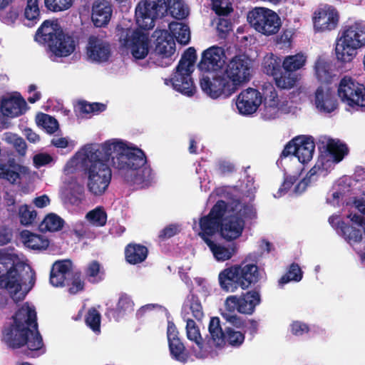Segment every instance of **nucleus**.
<instances>
[{"label": "nucleus", "instance_id": "obj_1", "mask_svg": "<svg viewBox=\"0 0 365 365\" xmlns=\"http://www.w3.org/2000/svg\"><path fill=\"white\" fill-rule=\"evenodd\" d=\"M13 323L2 331V341L11 349L27 346L24 354L31 358L43 353V342L38 330L36 312L29 303L24 304L12 317Z\"/></svg>", "mask_w": 365, "mask_h": 365}, {"label": "nucleus", "instance_id": "obj_2", "mask_svg": "<svg viewBox=\"0 0 365 365\" xmlns=\"http://www.w3.org/2000/svg\"><path fill=\"white\" fill-rule=\"evenodd\" d=\"M112 165L125 182L133 189L149 187L155 178L145 153L138 148H123L113 158Z\"/></svg>", "mask_w": 365, "mask_h": 365}, {"label": "nucleus", "instance_id": "obj_3", "mask_svg": "<svg viewBox=\"0 0 365 365\" xmlns=\"http://www.w3.org/2000/svg\"><path fill=\"white\" fill-rule=\"evenodd\" d=\"M222 290L234 292L239 287L247 289L260 279L259 267L252 263L242 262L234 264L221 271L218 276Z\"/></svg>", "mask_w": 365, "mask_h": 365}, {"label": "nucleus", "instance_id": "obj_4", "mask_svg": "<svg viewBox=\"0 0 365 365\" xmlns=\"http://www.w3.org/2000/svg\"><path fill=\"white\" fill-rule=\"evenodd\" d=\"M197 59L196 51L194 47L187 48L175 68L171 78H165V84H171L173 88L187 96H192L196 92L191 74Z\"/></svg>", "mask_w": 365, "mask_h": 365}, {"label": "nucleus", "instance_id": "obj_5", "mask_svg": "<svg viewBox=\"0 0 365 365\" xmlns=\"http://www.w3.org/2000/svg\"><path fill=\"white\" fill-rule=\"evenodd\" d=\"M365 46V24L355 22L346 26L337 40L335 53L338 61L349 63L356 56L357 49Z\"/></svg>", "mask_w": 365, "mask_h": 365}, {"label": "nucleus", "instance_id": "obj_6", "mask_svg": "<svg viewBox=\"0 0 365 365\" xmlns=\"http://www.w3.org/2000/svg\"><path fill=\"white\" fill-rule=\"evenodd\" d=\"M86 173L88 190L95 196L102 195L110 183L112 172L107 163L88 160Z\"/></svg>", "mask_w": 365, "mask_h": 365}, {"label": "nucleus", "instance_id": "obj_7", "mask_svg": "<svg viewBox=\"0 0 365 365\" xmlns=\"http://www.w3.org/2000/svg\"><path fill=\"white\" fill-rule=\"evenodd\" d=\"M168 11L165 0H143L135 8L136 22L143 30H150L155 26L158 19L164 17Z\"/></svg>", "mask_w": 365, "mask_h": 365}, {"label": "nucleus", "instance_id": "obj_8", "mask_svg": "<svg viewBox=\"0 0 365 365\" xmlns=\"http://www.w3.org/2000/svg\"><path fill=\"white\" fill-rule=\"evenodd\" d=\"M0 287L8 290L16 303L25 297L24 294H19L22 289V278L11 259L0 257Z\"/></svg>", "mask_w": 365, "mask_h": 365}, {"label": "nucleus", "instance_id": "obj_9", "mask_svg": "<svg viewBox=\"0 0 365 365\" xmlns=\"http://www.w3.org/2000/svg\"><path fill=\"white\" fill-rule=\"evenodd\" d=\"M247 21L257 31L266 36L275 34L279 30L281 21L272 10L259 7L247 14Z\"/></svg>", "mask_w": 365, "mask_h": 365}, {"label": "nucleus", "instance_id": "obj_10", "mask_svg": "<svg viewBox=\"0 0 365 365\" xmlns=\"http://www.w3.org/2000/svg\"><path fill=\"white\" fill-rule=\"evenodd\" d=\"M117 36L121 45L130 48L133 56L136 59H143L148 53V37L147 34L130 28H117Z\"/></svg>", "mask_w": 365, "mask_h": 365}, {"label": "nucleus", "instance_id": "obj_11", "mask_svg": "<svg viewBox=\"0 0 365 365\" xmlns=\"http://www.w3.org/2000/svg\"><path fill=\"white\" fill-rule=\"evenodd\" d=\"M208 330L210 339L217 347L223 346L226 343L232 347H239L245 341V333L236 331L233 327H225L223 331L217 317L210 319Z\"/></svg>", "mask_w": 365, "mask_h": 365}, {"label": "nucleus", "instance_id": "obj_12", "mask_svg": "<svg viewBox=\"0 0 365 365\" xmlns=\"http://www.w3.org/2000/svg\"><path fill=\"white\" fill-rule=\"evenodd\" d=\"M227 204L222 200H219L211 208L208 215L200 217L199 225L200 232L199 236L206 244V240H212L210 237L213 236L220 230L222 217L227 213Z\"/></svg>", "mask_w": 365, "mask_h": 365}, {"label": "nucleus", "instance_id": "obj_13", "mask_svg": "<svg viewBox=\"0 0 365 365\" xmlns=\"http://www.w3.org/2000/svg\"><path fill=\"white\" fill-rule=\"evenodd\" d=\"M200 87L202 91L213 99L218 98H227L237 91L235 83L222 76L203 73L200 80Z\"/></svg>", "mask_w": 365, "mask_h": 365}, {"label": "nucleus", "instance_id": "obj_14", "mask_svg": "<svg viewBox=\"0 0 365 365\" xmlns=\"http://www.w3.org/2000/svg\"><path fill=\"white\" fill-rule=\"evenodd\" d=\"M263 71L274 78L276 86L282 89H290L297 82L295 74L286 75L282 71V59L273 53L264 56L262 63Z\"/></svg>", "mask_w": 365, "mask_h": 365}, {"label": "nucleus", "instance_id": "obj_15", "mask_svg": "<svg viewBox=\"0 0 365 365\" xmlns=\"http://www.w3.org/2000/svg\"><path fill=\"white\" fill-rule=\"evenodd\" d=\"M337 91L341 101L348 106H365V86L351 77L344 76L341 78Z\"/></svg>", "mask_w": 365, "mask_h": 365}, {"label": "nucleus", "instance_id": "obj_16", "mask_svg": "<svg viewBox=\"0 0 365 365\" xmlns=\"http://www.w3.org/2000/svg\"><path fill=\"white\" fill-rule=\"evenodd\" d=\"M252 65L249 58L245 55L234 56L227 64L225 74L231 83L235 87L243 82L249 81L251 76Z\"/></svg>", "mask_w": 365, "mask_h": 365}, {"label": "nucleus", "instance_id": "obj_17", "mask_svg": "<svg viewBox=\"0 0 365 365\" xmlns=\"http://www.w3.org/2000/svg\"><path fill=\"white\" fill-rule=\"evenodd\" d=\"M175 42L173 37L168 31H164L158 36L155 42L154 63L161 67H167L172 64L175 58Z\"/></svg>", "mask_w": 365, "mask_h": 365}, {"label": "nucleus", "instance_id": "obj_18", "mask_svg": "<svg viewBox=\"0 0 365 365\" xmlns=\"http://www.w3.org/2000/svg\"><path fill=\"white\" fill-rule=\"evenodd\" d=\"M124 145L125 144L120 141L110 142L108 140L103 144L89 147L86 151V158L87 160H98L108 164L110 158L112 160L123 150Z\"/></svg>", "mask_w": 365, "mask_h": 365}, {"label": "nucleus", "instance_id": "obj_19", "mask_svg": "<svg viewBox=\"0 0 365 365\" xmlns=\"http://www.w3.org/2000/svg\"><path fill=\"white\" fill-rule=\"evenodd\" d=\"M262 93L253 88L243 90L237 96V108L240 113L250 115L257 111L262 103Z\"/></svg>", "mask_w": 365, "mask_h": 365}, {"label": "nucleus", "instance_id": "obj_20", "mask_svg": "<svg viewBox=\"0 0 365 365\" xmlns=\"http://www.w3.org/2000/svg\"><path fill=\"white\" fill-rule=\"evenodd\" d=\"M167 336L171 357L182 364L187 363L190 357V353L179 338L178 329L173 322H168Z\"/></svg>", "mask_w": 365, "mask_h": 365}, {"label": "nucleus", "instance_id": "obj_21", "mask_svg": "<svg viewBox=\"0 0 365 365\" xmlns=\"http://www.w3.org/2000/svg\"><path fill=\"white\" fill-rule=\"evenodd\" d=\"M262 95L264 104L261 108V115L264 120L274 119L278 116L279 99L277 93L270 83H265L262 86Z\"/></svg>", "mask_w": 365, "mask_h": 365}, {"label": "nucleus", "instance_id": "obj_22", "mask_svg": "<svg viewBox=\"0 0 365 365\" xmlns=\"http://www.w3.org/2000/svg\"><path fill=\"white\" fill-rule=\"evenodd\" d=\"M313 21L316 30L331 31L334 29L338 24V11L332 6L324 5L314 12Z\"/></svg>", "mask_w": 365, "mask_h": 365}, {"label": "nucleus", "instance_id": "obj_23", "mask_svg": "<svg viewBox=\"0 0 365 365\" xmlns=\"http://www.w3.org/2000/svg\"><path fill=\"white\" fill-rule=\"evenodd\" d=\"M225 53L219 46H212L203 51L198 68L205 73L215 71L220 69L225 62Z\"/></svg>", "mask_w": 365, "mask_h": 365}, {"label": "nucleus", "instance_id": "obj_24", "mask_svg": "<svg viewBox=\"0 0 365 365\" xmlns=\"http://www.w3.org/2000/svg\"><path fill=\"white\" fill-rule=\"evenodd\" d=\"M328 222L331 226L336 230L337 233L349 245H353L362 240L361 230L354 227L349 223L341 220L338 215L330 216L328 219Z\"/></svg>", "mask_w": 365, "mask_h": 365}, {"label": "nucleus", "instance_id": "obj_25", "mask_svg": "<svg viewBox=\"0 0 365 365\" xmlns=\"http://www.w3.org/2000/svg\"><path fill=\"white\" fill-rule=\"evenodd\" d=\"M87 54L93 61L106 62L111 54L110 44L102 38L92 35L88 38Z\"/></svg>", "mask_w": 365, "mask_h": 365}, {"label": "nucleus", "instance_id": "obj_26", "mask_svg": "<svg viewBox=\"0 0 365 365\" xmlns=\"http://www.w3.org/2000/svg\"><path fill=\"white\" fill-rule=\"evenodd\" d=\"M225 219L222 218L220 225V235L227 241H232L240 237L242 233L245 221L240 216L234 215L232 212H228Z\"/></svg>", "mask_w": 365, "mask_h": 365}, {"label": "nucleus", "instance_id": "obj_27", "mask_svg": "<svg viewBox=\"0 0 365 365\" xmlns=\"http://www.w3.org/2000/svg\"><path fill=\"white\" fill-rule=\"evenodd\" d=\"M314 105L317 110L325 113H330L338 106L334 91L329 88L319 86L315 91Z\"/></svg>", "mask_w": 365, "mask_h": 365}, {"label": "nucleus", "instance_id": "obj_28", "mask_svg": "<svg viewBox=\"0 0 365 365\" xmlns=\"http://www.w3.org/2000/svg\"><path fill=\"white\" fill-rule=\"evenodd\" d=\"M48 46L56 56L66 57L75 51L76 42L73 36L65 34L62 30Z\"/></svg>", "mask_w": 365, "mask_h": 365}, {"label": "nucleus", "instance_id": "obj_29", "mask_svg": "<svg viewBox=\"0 0 365 365\" xmlns=\"http://www.w3.org/2000/svg\"><path fill=\"white\" fill-rule=\"evenodd\" d=\"M72 262L70 259L56 261L50 272V283L53 287H64L71 275Z\"/></svg>", "mask_w": 365, "mask_h": 365}, {"label": "nucleus", "instance_id": "obj_30", "mask_svg": "<svg viewBox=\"0 0 365 365\" xmlns=\"http://www.w3.org/2000/svg\"><path fill=\"white\" fill-rule=\"evenodd\" d=\"M112 4L107 0H96L92 6L91 19L96 27H105L110 21Z\"/></svg>", "mask_w": 365, "mask_h": 365}, {"label": "nucleus", "instance_id": "obj_31", "mask_svg": "<svg viewBox=\"0 0 365 365\" xmlns=\"http://www.w3.org/2000/svg\"><path fill=\"white\" fill-rule=\"evenodd\" d=\"M183 319H192L191 316L197 322H201L205 316L203 308L199 297L190 292L186 297L181 312Z\"/></svg>", "mask_w": 365, "mask_h": 365}, {"label": "nucleus", "instance_id": "obj_32", "mask_svg": "<svg viewBox=\"0 0 365 365\" xmlns=\"http://www.w3.org/2000/svg\"><path fill=\"white\" fill-rule=\"evenodd\" d=\"M26 107V101L21 95H19L2 99L0 110L4 116L15 118L22 115Z\"/></svg>", "mask_w": 365, "mask_h": 365}, {"label": "nucleus", "instance_id": "obj_33", "mask_svg": "<svg viewBox=\"0 0 365 365\" xmlns=\"http://www.w3.org/2000/svg\"><path fill=\"white\" fill-rule=\"evenodd\" d=\"M295 141L298 142L296 157L301 163H307L312 159L314 152V138L312 136L302 135L295 137Z\"/></svg>", "mask_w": 365, "mask_h": 365}, {"label": "nucleus", "instance_id": "obj_34", "mask_svg": "<svg viewBox=\"0 0 365 365\" xmlns=\"http://www.w3.org/2000/svg\"><path fill=\"white\" fill-rule=\"evenodd\" d=\"M125 259L130 264L143 262L148 257V249L145 245L135 242L128 244L124 250Z\"/></svg>", "mask_w": 365, "mask_h": 365}, {"label": "nucleus", "instance_id": "obj_35", "mask_svg": "<svg viewBox=\"0 0 365 365\" xmlns=\"http://www.w3.org/2000/svg\"><path fill=\"white\" fill-rule=\"evenodd\" d=\"M133 311L134 303L130 297L126 294H122L119 297L116 307L108 309L107 314L118 322Z\"/></svg>", "mask_w": 365, "mask_h": 365}, {"label": "nucleus", "instance_id": "obj_36", "mask_svg": "<svg viewBox=\"0 0 365 365\" xmlns=\"http://www.w3.org/2000/svg\"><path fill=\"white\" fill-rule=\"evenodd\" d=\"M57 26V24H53L49 20L44 21L36 31V40L47 43V45L50 44L56 38L57 34H60V31H62L61 28Z\"/></svg>", "mask_w": 365, "mask_h": 365}, {"label": "nucleus", "instance_id": "obj_37", "mask_svg": "<svg viewBox=\"0 0 365 365\" xmlns=\"http://www.w3.org/2000/svg\"><path fill=\"white\" fill-rule=\"evenodd\" d=\"M240 310L241 314H252L255 307L260 304L259 291L257 289L248 291L240 296Z\"/></svg>", "mask_w": 365, "mask_h": 365}, {"label": "nucleus", "instance_id": "obj_38", "mask_svg": "<svg viewBox=\"0 0 365 365\" xmlns=\"http://www.w3.org/2000/svg\"><path fill=\"white\" fill-rule=\"evenodd\" d=\"M206 245L211 250L213 256L217 261L224 262L231 259L237 252L236 244L232 243L228 247L217 245L212 240H206Z\"/></svg>", "mask_w": 365, "mask_h": 365}, {"label": "nucleus", "instance_id": "obj_39", "mask_svg": "<svg viewBox=\"0 0 365 365\" xmlns=\"http://www.w3.org/2000/svg\"><path fill=\"white\" fill-rule=\"evenodd\" d=\"M307 56L302 53L287 56L282 61V68L286 75L294 74V72L302 68L307 62Z\"/></svg>", "mask_w": 365, "mask_h": 365}, {"label": "nucleus", "instance_id": "obj_40", "mask_svg": "<svg viewBox=\"0 0 365 365\" xmlns=\"http://www.w3.org/2000/svg\"><path fill=\"white\" fill-rule=\"evenodd\" d=\"M169 30L172 34L171 36L182 44L186 45L190 40V29L187 24L173 21L168 25Z\"/></svg>", "mask_w": 365, "mask_h": 365}, {"label": "nucleus", "instance_id": "obj_41", "mask_svg": "<svg viewBox=\"0 0 365 365\" xmlns=\"http://www.w3.org/2000/svg\"><path fill=\"white\" fill-rule=\"evenodd\" d=\"M24 16L26 21L24 24L29 27L35 26L39 21L40 9L38 0H27Z\"/></svg>", "mask_w": 365, "mask_h": 365}, {"label": "nucleus", "instance_id": "obj_42", "mask_svg": "<svg viewBox=\"0 0 365 365\" xmlns=\"http://www.w3.org/2000/svg\"><path fill=\"white\" fill-rule=\"evenodd\" d=\"M327 151L335 163H339L348 154L349 149L346 144L339 140L330 139L327 144Z\"/></svg>", "mask_w": 365, "mask_h": 365}, {"label": "nucleus", "instance_id": "obj_43", "mask_svg": "<svg viewBox=\"0 0 365 365\" xmlns=\"http://www.w3.org/2000/svg\"><path fill=\"white\" fill-rule=\"evenodd\" d=\"M227 204L228 205L227 212H232L234 215L240 216L241 218H252L254 215L252 206L242 204L238 199H232Z\"/></svg>", "mask_w": 365, "mask_h": 365}, {"label": "nucleus", "instance_id": "obj_44", "mask_svg": "<svg viewBox=\"0 0 365 365\" xmlns=\"http://www.w3.org/2000/svg\"><path fill=\"white\" fill-rule=\"evenodd\" d=\"M186 322V334L190 341H194L202 350L204 346V339L201 336L200 328L192 319H183Z\"/></svg>", "mask_w": 365, "mask_h": 365}, {"label": "nucleus", "instance_id": "obj_45", "mask_svg": "<svg viewBox=\"0 0 365 365\" xmlns=\"http://www.w3.org/2000/svg\"><path fill=\"white\" fill-rule=\"evenodd\" d=\"M85 274L88 282L96 284L103 279L105 272L101 264L97 260H93L88 264Z\"/></svg>", "mask_w": 365, "mask_h": 365}, {"label": "nucleus", "instance_id": "obj_46", "mask_svg": "<svg viewBox=\"0 0 365 365\" xmlns=\"http://www.w3.org/2000/svg\"><path fill=\"white\" fill-rule=\"evenodd\" d=\"M64 225V220L54 213L47 215L40 224L41 230L56 232L61 230Z\"/></svg>", "mask_w": 365, "mask_h": 365}, {"label": "nucleus", "instance_id": "obj_47", "mask_svg": "<svg viewBox=\"0 0 365 365\" xmlns=\"http://www.w3.org/2000/svg\"><path fill=\"white\" fill-rule=\"evenodd\" d=\"M67 198L72 205L78 206L85 199L84 186L77 182L71 183Z\"/></svg>", "mask_w": 365, "mask_h": 365}, {"label": "nucleus", "instance_id": "obj_48", "mask_svg": "<svg viewBox=\"0 0 365 365\" xmlns=\"http://www.w3.org/2000/svg\"><path fill=\"white\" fill-rule=\"evenodd\" d=\"M303 277V272L298 264L292 263L287 272L279 279L278 283L280 287L289 283L291 281L299 282Z\"/></svg>", "mask_w": 365, "mask_h": 365}, {"label": "nucleus", "instance_id": "obj_49", "mask_svg": "<svg viewBox=\"0 0 365 365\" xmlns=\"http://www.w3.org/2000/svg\"><path fill=\"white\" fill-rule=\"evenodd\" d=\"M5 141L11 145L20 156H24L27 150V145L24 139L17 134L6 133L4 134Z\"/></svg>", "mask_w": 365, "mask_h": 365}, {"label": "nucleus", "instance_id": "obj_50", "mask_svg": "<svg viewBox=\"0 0 365 365\" xmlns=\"http://www.w3.org/2000/svg\"><path fill=\"white\" fill-rule=\"evenodd\" d=\"M86 217L90 223L96 227H103L107 222V213L101 206L89 211Z\"/></svg>", "mask_w": 365, "mask_h": 365}, {"label": "nucleus", "instance_id": "obj_51", "mask_svg": "<svg viewBox=\"0 0 365 365\" xmlns=\"http://www.w3.org/2000/svg\"><path fill=\"white\" fill-rule=\"evenodd\" d=\"M168 6L171 16L176 19H185L189 14L187 7L182 0H170Z\"/></svg>", "mask_w": 365, "mask_h": 365}, {"label": "nucleus", "instance_id": "obj_52", "mask_svg": "<svg viewBox=\"0 0 365 365\" xmlns=\"http://www.w3.org/2000/svg\"><path fill=\"white\" fill-rule=\"evenodd\" d=\"M101 315L95 307H91L88 310L85 317V322L95 333L101 331Z\"/></svg>", "mask_w": 365, "mask_h": 365}, {"label": "nucleus", "instance_id": "obj_53", "mask_svg": "<svg viewBox=\"0 0 365 365\" xmlns=\"http://www.w3.org/2000/svg\"><path fill=\"white\" fill-rule=\"evenodd\" d=\"M16 213L18 214L21 224L26 226L33 224L37 216L36 210L27 205L20 206Z\"/></svg>", "mask_w": 365, "mask_h": 365}, {"label": "nucleus", "instance_id": "obj_54", "mask_svg": "<svg viewBox=\"0 0 365 365\" xmlns=\"http://www.w3.org/2000/svg\"><path fill=\"white\" fill-rule=\"evenodd\" d=\"M315 74L317 79L321 82H328L331 76L330 65L324 59L318 58L314 66Z\"/></svg>", "mask_w": 365, "mask_h": 365}, {"label": "nucleus", "instance_id": "obj_55", "mask_svg": "<svg viewBox=\"0 0 365 365\" xmlns=\"http://www.w3.org/2000/svg\"><path fill=\"white\" fill-rule=\"evenodd\" d=\"M26 244L33 250H42L48 246L49 242L40 235L29 232L26 238Z\"/></svg>", "mask_w": 365, "mask_h": 365}, {"label": "nucleus", "instance_id": "obj_56", "mask_svg": "<svg viewBox=\"0 0 365 365\" xmlns=\"http://www.w3.org/2000/svg\"><path fill=\"white\" fill-rule=\"evenodd\" d=\"M71 279H68L66 286H68V292L71 294H76L84 289L85 283L82 279L81 274L79 272L72 273Z\"/></svg>", "mask_w": 365, "mask_h": 365}, {"label": "nucleus", "instance_id": "obj_57", "mask_svg": "<svg viewBox=\"0 0 365 365\" xmlns=\"http://www.w3.org/2000/svg\"><path fill=\"white\" fill-rule=\"evenodd\" d=\"M38 123L50 134L54 133L59 126L57 120L54 117L46 113H41L38 115Z\"/></svg>", "mask_w": 365, "mask_h": 365}, {"label": "nucleus", "instance_id": "obj_58", "mask_svg": "<svg viewBox=\"0 0 365 365\" xmlns=\"http://www.w3.org/2000/svg\"><path fill=\"white\" fill-rule=\"evenodd\" d=\"M73 0H44L45 6L51 11H60L69 9Z\"/></svg>", "mask_w": 365, "mask_h": 365}, {"label": "nucleus", "instance_id": "obj_59", "mask_svg": "<svg viewBox=\"0 0 365 365\" xmlns=\"http://www.w3.org/2000/svg\"><path fill=\"white\" fill-rule=\"evenodd\" d=\"M298 180V178L292 175H287L284 177V181L276 195H274L275 197H280L282 195H285L291 187L297 182Z\"/></svg>", "mask_w": 365, "mask_h": 365}, {"label": "nucleus", "instance_id": "obj_60", "mask_svg": "<svg viewBox=\"0 0 365 365\" xmlns=\"http://www.w3.org/2000/svg\"><path fill=\"white\" fill-rule=\"evenodd\" d=\"M240 297L237 295H231L227 297L225 305L226 310L230 313H234L237 311L240 313Z\"/></svg>", "mask_w": 365, "mask_h": 365}, {"label": "nucleus", "instance_id": "obj_61", "mask_svg": "<svg viewBox=\"0 0 365 365\" xmlns=\"http://www.w3.org/2000/svg\"><path fill=\"white\" fill-rule=\"evenodd\" d=\"M291 332L295 336H302L304 334H307L309 331V326L300 321H294L291 325Z\"/></svg>", "mask_w": 365, "mask_h": 365}, {"label": "nucleus", "instance_id": "obj_62", "mask_svg": "<svg viewBox=\"0 0 365 365\" xmlns=\"http://www.w3.org/2000/svg\"><path fill=\"white\" fill-rule=\"evenodd\" d=\"M179 232L178 229V226L175 225H169L163 229L158 235V237L160 240L164 241L167 239H169Z\"/></svg>", "mask_w": 365, "mask_h": 365}, {"label": "nucleus", "instance_id": "obj_63", "mask_svg": "<svg viewBox=\"0 0 365 365\" xmlns=\"http://www.w3.org/2000/svg\"><path fill=\"white\" fill-rule=\"evenodd\" d=\"M298 142L295 141V138L288 142L284 146L280 157L287 158L289 155H294L295 157L297 152Z\"/></svg>", "mask_w": 365, "mask_h": 365}, {"label": "nucleus", "instance_id": "obj_64", "mask_svg": "<svg viewBox=\"0 0 365 365\" xmlns=\"http://www.w3.org/2000/svg\"><path fill=\"white\" fill-rule=\"evenodd\" d=\"M223 317L226 318L227 321L230 322L231 325L236 328L244 329V327H247L246 320L236 314H223Z\"/></svg>", "mask_w": 365, "mask_h": 365}]
</instances>
